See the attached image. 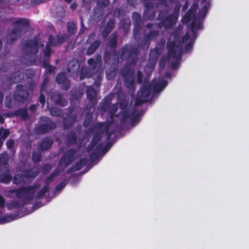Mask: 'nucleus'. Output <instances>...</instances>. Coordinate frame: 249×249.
Here are the masks:
<instances>
[{"instance_id": "7", "label": "nucleus", "mask_w": 249, "mask_h": 249, "mask_svg": "<svg viewBox=\"0 0 249 249\" xmlns=\"http://www.w3.org/2000/svg\"><path fill=\"white\" fill-rule=\"evenodd\" d=\"M178 15L177 13H176L175 14H174L173 16L171 17H168L165 21L166 26L168 27L174 24L176 22L178 19Z\"/></svg>"}, {"instance_id": "11", "label": "nucleus", "mask_w": 249, "mask_h": 249, "mask_svg": "<svg viewBox=\"0 0 249 249\" xmlns=\"http://www.w3.org/2000/svg\"><path fill=\"white\" fill-rule=\"evenodd\" d=\"M9 130L7 129H0V146L1 145L2 142L1 140L5 139L9 135Z\"/></svg>"}, {"instance_id": "31", "label": "nucleus", "mask_w": 249, "mask_h": 249, "mask_svg": "<svg viewBox=\"0 0 249 249\" xmlns=\"http://www.w3.org/2000/svg\"><path fill=\"white\" fill-rule=\"evenodd\" d=\"M65 186L64 183H61L59 186H57V189H61Z\"/></svg>"}, {"instance_id": "35", "label": "nucleus", "mask_w": 249, "mask_h": 249, "mask_svg": "<svg viewBox=\"0 0 249 249\" xmlns=\"http://www.w3.org/2000/svg\"><path fill=\"white\" fill-rule=\"evenodd\" d=\"M2 97H3V96H2L1 92H0V103L1 102Z\"/></svg>"}, {"instance_id": "28", "label": "nucleus", "mask_w": 249, "mask_h": 249, "mask_svg": "<svg viewBox=\"0 0 249 249\" xmlns=\"http://www.w3.org/2000/svg\"><path fill=\"white\" fill-rule=\"evenodd\" d=\"M50 54V50H49V47H47L46 48V50L45 51V57H48L49 55Z\"/></svg>"}, {"instance_id": "22", "label": "nucleus", "mask_w": 249, "mask_h": 249, "mask_svg": "<svg viewBox=\"0 0 249 249\" xmlns=\"http://www.w3.org/2000/svg\"><path fill=\"white\" fill-rule=\"evenodd\" d=\"M6 144H7V147L9 148H10L13 146L14 142L12 140H9V141H7Z\"/></svg>"}, {"instance_id": "27", "label": "nucleus", "mask_w": 249, "mask_h": 249, "mask_svg": "<svg viewBox=\"0 0 249 249\" xmlns=\"http://www.w3.org/2000/svg\"><path fill=\"white\" fill-rule=\"evenodd\" d=\"M87 117H88V120L87 121H85V122H84V125L87 126L88 125L90 121V119H91V115H88L87 116Z\"/></svg>"}, {"instance_id": "44", "label": "nucleus", "mask_w": 249, "mask_h": 249, "mask_svg": "<svg viewBox=\"0 0 249 249\" xmlns=\"http://www.w3.org/2000/svg\"><path fill=\"white\" fill-rule=\"evenodd\" d=\"M96 152H99V150H98H98H96Z\"/></svg>"}, {"instance_id": "39", "label": "nucleus", "mask_w": 249, "mask_h": 249, "mask_svg": "<svg viewBox=\"0 0 249 249\" xmlns=\"http://www.w3.org/2000/svg\"><path fill=\"white\" fill-rule=\"evenodd\" d=\"M51 114H52L53 115H55V114H53V110L51 111Z\"/></svg>"}, {"instance_id": "42", "label": "nucleus", "mask_w": 249, "mask_h": 249, "mask_svg": "<svg viewBox=\"0 0 249 249\" xmlns=\"http://www.w3.org/2000/svg\"><path fill=\"white\" fill-rule=\"evenodd\" d=\"M153 53H154V52H152L151 53L150 55H152L153 54Z\"/></svg>"}, {"instance_id": "3", "label": "nucleus", "mask_w": 249, "mask_h": 249, "mask_svg": "<svg viewBox=\"0 0 249 249\" xmlns=\"http://www.w3.org/2000/svg\"><path fill=\"white\" fill-rule=\"evenodd\" d=\"M37 190V186H31L26 188H21L19 190L13 191L16 196L22 199H31L35 196Z\"/></svg>"}, {"instance_id": "1", "label": "nucleus", "mask_w": 249, "mask_h": 249, "mask_svg": "<svg viewBox=\"0 0 249 249\" xmlns=\"http://www.w3.org/2000/svg\"><path fill=\"white\" fill-rule=\"evenodd\" d=\"M209 6H204L200 12L199 15L196 17L195 16L194 11L197 7L196 4H194L190 11L183 18V21L188 23L191 30L189 31L182 40L180 45H177V42H169L168 44V60L172 64L174 68H176L179 60L181 53V48L184 45L186 50H188L194 43L196 37V31L202 28L200 18H204L206 14Z\"/></svg>"}, {"instance_id": "41", "label": "nucleus", "mask_w": 249, "mask_h": 249, "mask_svg": "<svg viewBox=\"0 0 249 249\" xmlns=\"http://www.w3.org/2000/svg\"><path fill=\"white\" fill-rule=\"evenodd\" d=\"M1 42L0 41V49L1 48Z\"/></svg>"}, {"instance_id": "36", "label": "nucleus", "mask_w": 249, "mask_h": 249, "mask_svg": "<svg viewBox=\"0 0 249 249\" xmlns=\"http://www.w3.org/2000/svg\"><path fill=\"white\" fill-rule=\"evenodd\" d=\"M71 7L72 9H74L75 8V6L74 4H72L71 5Z\"/></svg>"}, {"instance_id": "37", "label": "nucleus", "mask_w": 249, "mask_h": 249, "mask_svg": "<svg viewBox=\"0 0 249 249\" xmlns=\"http://www.w3.org/2000/svg\"><path fill=\"white\" fill-rule=\"evenodd\" d=\"M3 119L0 116V122L2 123H3Z\"/></svg>"}, {"instance_id": "16", "label": "nucleus", "mask_w": 249, "mask_h": 249, "mask_svg": "<svg viewBox=\"0 0 249 249\" xmlns=\"http://www.w3.org/2000/svg\"><path fill=\"white\" fill-rule=\"evenodd\" d=\"M18 115H20L21 117L24 119H25L27 117V111L24 109L20 110L18 111Z\"/></svg>"}, {"instance_id": "17", "label": "nucleus", "mask_w": 249, "mask_h": 249, "mask_svg": "<svg viewBox=\"0 0 249 249\" xmlns=\"http://www.w3.org/2000/svg\"><path fill=\"white\" fill-rule=\"evenodd\" d=\"M44 67L46 68V71L49 72H52L54 71V68L50 66L47 63H43Z\"/></svg>"}, {"instance_id": "2", "label": "nucleus", "mask_w": 249, "mask_h": 249, "mask_svg": "<svg viewBox=\"0 0 249 249\" xmlns=\"http://www.w3.org/2000/svg\"><path fill=\"white\" fill-rule=\"evenodd\" d=\"M167 82L162 78H159L158 81L155 80L151 85L145 84L141 91L138 93L136 104L138 105L147 101L151 91L158 93L161 91L166 86Z\"/></svg>"}, {"instance_id": "21", "label": "nucleus", "mask_w": 249, "mask_h": 249, "mask_svg": "<svg viewBox=\"0 0 249 249\" xmlns=\"http://www.w3.org/2000/svg\"><path fill=\"white\" fill-rule=\"evenodd\" d=\"M85 164V160H81L80 162V164L77 165V166L75 168V170H77L80 169Z\"/></svg>"}, {"instance_id": "8", "label": "nucleus", "mask_w": 249, "mask_h": 249, "mask_svg": "<svg viewBox=\"0 0 249 249\" xmlns=\"http://www.w3.org/2000/svg\"><path fill=\"white\" fill-rule=\"evenodd\" d=\"M56 81L58 84H64L66 85L68 84V81L66 79L65 74L63 73H60L57 75Z\"/></svg>"}, {"instance_id": "30", "label": "nucleus", "mask_w": 249, "mask_h": 249, "mask_svg": "<svg viewBox=\"0 0 249 249\" xmlns=\"http://www.w3.org/2000/svg\"><path fill=\"white\" fill-rule=\"evenodd\" d=\"M47 191V188L46 187L42 189L41 194H38V196L40 197L43 194L45 193V192H46Z\"/></svg>"}, {"instance_id": "38", "label": "nucleus", "mask_w": 249, "mask_h": 249, "mask_svg": "<svg viewBox=\"0 0 249 249\" xmlns=\"http://www.w3.org/2000/svg\"><path fill=\"white\" fill-rule=\"evenodd\" d=\"M72 0H65V1L68 2H70Z\"/></svg>"}, {"instance_id": "32", "label": "nucleus", "mask_w": 249, "mask_h": 249, "mask_svg": "<svg viewBox=\"0 0 249 249\" xmlns=\"http://www.w3.org/2000/svg\"><path fill=\"white\" fill-rule=\"evenodd\" d=\"M114 107L115 109V110L113 109V110H111L110 111L111 115L112 117L114 116V114L116 112V110L117 109V107Z\"/></svg>"}, {"instance_id": "24", "label": "nucleus", "mask_w": 249, "mask_h": 249, "mask_svg": "<svg viewBox=\"0 0 249 249\" xmlns=\"http://www.w3.org/2000/svg\"><path fill=\"white\" fill-rule=\"evenodd\" d=\"M37 47V43L35 42L34 44V46H31L30 48H32V49L33 50L34 53H36V51H37V50H36Z\"/></svg>"}, {"instance_id": "34", "label": "nucleus", "mask_w": 249, "mask_h": 249, "mask_svg": "<svg viewBox=\"0 0 249 249\" xmlns=\"http://www.w3.org/2000/svg\"><path fill=\"white\" fill-rule=\"evenodd\" d=\"M154 65V63L152 64L151 65V67L149 68V71L150 72H151V71H152V68H153V67Z\"/></svg>"}, {"instance_id": "33", "label": "nucleus", "mask_w": 249, "mask_h": 249, "mask_svg": "<svg viewBox=\"0 0 249 249\" xmlns=\"http://www.w3.org/2000/svg\"><path fill=\"white\" fill-rule=\"evenodd\" d=\"M123 117L124 119L127 118L128 117V115L126 113L124 112V114H123Z\"/></svg>"}, {"instance_id": "25", "label": "nucleus", "mask_w": 249, "mask_h": 249, "mask_svg": "<svg viewBox=\"0 0 249 249\" xmlns=\"http://www.w3.org/2000/svg\"><path fill=\"white\" fill-rule=\"evenodd\" d=\"M142 74L141 72L139 71L137 73V78H138V81L139 83L142 82Z\"/></svg>"}, {"instance_id": "18", "label": "nucleus", "mask_w": 249, "mask_h": 249, "mask_svg": "<svg viewBox=\"0 0 249 249\" xmlns=\"http://www.w3.org/2000/svg\"><path fill=\"white\" fill-rule=\"evenodd\" d=\"M7 155L6 154H4V155L2 156V159H0V165L4 164L7 161Z\"/></svg>"}, {"instance_id": "20", "label": "nucleus", "mask_w": 249, "mask_h": 249, "mask_svg": "<svg viewBox=\"0 0 249 249\" xmlns=\"http://www.w3.org/2000/svg\"><path fill=\"white\" fill-rule=\"evenodd\" d=\"M40 159V155L38 154L34 153L33 155V159L34 161H38Z\"/></svg>"}, {"instance_id": "5", "label": "nucleus", "mask_w": 249, "mask_h": 249, "mask_svg": "<svg viewBox=\"0 0 249 249\" xmlns=\"http://www.w3.org/2000/svg\"><path fill=\"white\" fill-rule=\"evenodd\" d=\"M15 24L19 26V28L17 31L14 30L13 32V35H18L20 33L21 27L26 26L28 25V21L25 19H17L14 21Z\"/></svg>"}, {"instance_id": "4", "label": "nucleus", "mask_w": 249, "mask_h": 249, "mask_svg": "<svg viewBox=\"0 0 249 249\" xmlns=\"http://www.w3.org/2000/svg\"><path fill=\"white\" fill-rule=\"evenodd\" d=\"M37 175V173L35 169L32 171H29L25 175V177H23L21 175H18L16 176L14 178V182L15 184H18L22 181L25 182L26 180L29 177H34Z\"/></svg>"}, {"instance_id": "9", "label": "nucleus", "mask_w": 249, "mask_h": 249, "mask_svg": "<svg viewBox=\"0 0 249 249\" xmlns=\"http://www.w3.org/2000/svg\"><path fill=\"white\" fill-rule=\"evenodd\" d=\"M71 161L72 160L71 159L70 155H65L61 160L59 166L60 167L64 164L65 165H68L71 162Z\"/></svg>"}, {"instance_id": "12", "label": "nucleus", "mask_w": 249, "mask_h": 249, "mask_svg": "<svg viewBox=\"0 0 249 249\" xmlns=\"http://www.w3.org/2000/svg\"><path fill=\"white\" fill-rule=\"evenodd\" d=\"M63 39H64L62 37H61V38L60 39L59 36H57L53 39L50 38V43L51 45L56 46L57 44L62 43L63 42Z\"/></svg>"}, {"instance_id": "26", "label": "nucleus", "mask_w": 249, "mask_h": 249, "mask_svg": "<svg viewBox=\"0 0 249 249\" xmlns=\"http://www.w3.org/2000/svg\"><path fill=\"white\" fill-rule=\"evenodd\" d=\"M39 101L42 103L43 105H44L45 103V97L44 95L41 94L39 98Z\"/></svg>"}, {"instance_id": "6", "label": "nucleus", "mask_w": 249, "mask_h": 249, "mask_svg": "<svg viewBox=\"0 0 249 249\" xmlns=\"http://www.w3.org/2000/svg\"><path fill=\"white\" fill-rule=\"evenodd\" d=\"M89 63L91 66L92 68L95 69L97 67H100L101 63V57H98L96 60L93 59H90L88 61Z\"/></svg>"}, {"instance_id": "23", "label": "nucleus", "mask_w": 249, "mask_h": 249, "mask_svg": "<svg viewBox=\"0 0 249 249\" xmlns=\"http://www.w3.org/2000/svg\"><path fill=\"white\" fill-rule=\"evenodd\" d=\"M4 206V200L2 196H0V207H2Z\"/></svg>"}, {"instance_id": "43", "label": "nucleus", "mask_w": 249, "mask_h": 249, "mask_svg": "<svg viewBox=\"0 0 249 249\" xmlns=\"http://www.w3.org/2000/svg\"><path fill=\"white\" fill-rule=\"evenodd\" d=\"M72 26H74L73 25H72ZM72 30H74V27H72Z\"/></svg>"}, {"instance_id": "40", "label": "nucleus", "mask_w": 249, "mask_h": 249, "mask_svg": "<svg viewBox=\"0 0 249 249\" xmlns=\"http://www.w3.org/2000/svg\"><path fill=\"white\" fill-rule=\"evenodd\" d=\"M133 82V79L131 80V84H132Z\"/></svg>"}, {"instance_id": "29", "label": "nucleus", "mask_w": 249, "mask_h": 249, "mask_svg": "<svg viewBox=\"0 0 249 249\" xmlns=\"http://www.w3.org/2000/svg\"><path fill=\"white\" fill-rule=\"evenodd\" d=\"M58 97V99L57 100H54V101L57 103V104H61V97L59 95H58L57 96Z\"/></svg>"}, {"instance_id": "15", "label": "nucleus", "mask_w": 249, "mask_h": 249, "mask_svg": "<svg viewBox=\"0 0 249 249\" xmlns=\"http://www.w3.org/2000/svg\"><path fill=\"white\" fill-rule=\"evenodd\" d=\"M11 179V177L5 174L3 177L0 176V180L4 183H7Z\"/></svg>"}, {"instance_id": "19", "label": "nucleus", "mask_w": 249, "mask_h": 249, "mask_svg": "<svg viewBox=\"0 0 249 249\" xmlns=\"http://www.w3.org/2000/svg\"><path fill=\"white\" fill-rule=\"evenodd\" d=\"M97 142V140H96V138H95L93 140V141H92V142L91 143V145L89 146L88 148V150L89 151H91L94 147L95 145V144Z\"/></svg>"}, {"instance_id": "14", "label": "nucleus", "mask_w": 249, "mask_h": 249, "mask_svg": "<svg viewBox=\"0 0 249 249\" xmlns=\"http://www.w3.org/2000/svg\"><path fill=\"white\" fill-rule=\"evenodd\" d=\"M99 45V42H98V41L95 42L89 48V49L88 50L87 53L89 54H91L92 53H93V52L95 50V49L98 47V46Z\"/></svg>"}, {"instance_id": "13", "label": "nucleus", "mask_w": 249, "mask_h": 249, "mask_svg": "<svg viewBox=\"0 0 249 249\" xmlns=\"http://www.w3.org/2000/svg\"><path fill=\"white\" fill-rule=\"evenodd\" d=\"M18 92H19V93H18V94H22V95H21V97H19L17 94H16L15 98L17 100L21 101L22 100H23L24 98H25L28 95V93L26 91L21 90L19 89Z\"/></svg>"}, {"instance_id": "10", "label": "nucleus", "mask_w": 249, "mask_h": 249, "mask_svg": "<svg viewBox=\"0 0 249 249\" xmlns=\"http://www.w3.org/2000/svg\"><path fill=\"white\" fill-rule=\"evenodd\" d=\"M96 94H97L96 90H95L94 89H93L92 88L89 87L88 88L87 95H88V97L89 99H91L94 98L96 96Z\"/></svg>"}]
</instances>
